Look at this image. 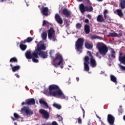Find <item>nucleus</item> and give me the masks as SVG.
<instances>
[{"mask_svg": "<svg viewBox=\"0 0 125 125\" xmlns=\"http://www.w3.org/2000/svg\"><path fill=\"white\" fill-rule=\"evenodd\" d=\"M111 54L112 58H116V56L115 55L116 54V52L115 50H114V49L112 50Z\"/></svg>", "mask_w": 125, "mask_h": 125, "instance_id": "nucleus-37", "label": "nucleus"}, {"mask_svg": "<svg viewBox=\"0 0 125 125\" xmlns=\"http://www.w3.org/2000/svg\"><path fill=\"white\" fill-rule=\"evenodd\" d=\"M90 39L91 40H100V39H101V37L97 35H93L91 36Z\"/></svg>", "mask_w": 125, "mask_h": 125, "instance_id": "nucleus-32", "label": "nucleus"}, {"mask_svg": "<svg viewBox=\"0 0 125 125\" xmlns=\"http://www.w3.org/2000/svg\"><path fill=\"white\" fill-rule=\"evenodd\" d=\"M123 55V53L120 52V56H122Z\"/></svg>", "mask_w": 125, "mask_h": 125, "instance_id": "nucleus-55", "label": "nucleus"}, {"mask_svg": "<svg viewBox=\"0 0 125 125\" xmlns=\"http://www.w3.org/2000/svg\"><path fill=\"white\" fill-rule=\"evenodd\" d=\"M4 1L5 3H12V1L10 0H0V2H3Z\"/></svg>", "mask_w": 125, "mask_h": 125, "instance_id": "nucleus-36", "label": "nucleus"}, {"mask_svg": "<svg viewBox=\"0 0 125 125\" xmlns=\"http://www.w3.org/2000/svg\"><path fill=\"white\" fill-rule=\"evenodd\" d=\"M87 17H88V19H91V15H89V14H88V15H87Z\"/></svg>", "mask_w": 125, "mask_h": 125, "instance_id": "nucleus-50", "label": "nucleus"}, {"mask_svg": "<svg viewBox=\"0 0 125 125\" xmlns=\"http://www.w3.org/2000/svg\"><path fill=\"white\" fill-rule=\"evenodd\" d=\"M87 53H89V56L90 57V66L92 67V68H95L96 66H97V63H96V61L94 59V57L92 56V54H91V52L90 51H87Z\"/></svg>", "mask_w": 125, "mask_h": 125, "instance_id": "nucleus-9", "label": "nucleus"}, {"mask_svg": "<svg viewBox=\"0 0 125 125\" xmlns=\"http://www.w3.org/2000/svg\"><path fill=\"white\" fill-rule=\"evenodd\" d=\"M108 37H118V34L116 33H110L109 34Z\"/></svg>", "mask_w": 125, "mask_h": 125, "instance_id": "nucleus-35", "label": "nucleus"}, {"mask_svg": "<svg viewBox=\"0 0 125 125\" xmlns=\"http://www.w3.org/2000/svg\"><path fill=\"white\" fill-rule=\"evenodd\" d=\"M33 41V38L32 37H28L26 39L22 41V43H26V42H31Z\"/></svg>", "mask_w": 125, "mask_h": 125, "instance_id": "nucleus-29", "label": "nucleus"}, {"mask_svg": "<svg viewBox=\"0 0 125 125\" xmlns=\"http://www.w3.org/2000/svg\"><path fill=\"white\" fill-rule=\"evenodd\" d=\"M58 118H60V121H62L63 120V118L60 115H58Z\"/></svg>", "mask_w": 125, "mask_h": 125, "instance_id": "nucleus-46", "label": "nucleus"}, {"mask_svg": "<svg viewBox=\"0 0 125 125\" xmlns=\"http://www.w3.org/2000/svg\"><path fill=\"white\" fill-rule=\"evenodd\" d=\"M49 95L55 97L60 96L61 99H65L66 96L63 92L59 89V86L56 84H51L49 86Z\"/></svg>", "mask_w": 125, "mask_h": 125, "instance_id": "nucleus-1", "label": "nucleus"}, {"mask_svg": "<svg viewBox=\"0 0 125 125\" xmlns=\"http://www.w3.org/2000/svg\"><path fill=\"white\" fill-rule=\"evenodd\" d=\"M15 76H16V78H18V79H19V78H20V76H19V75H18V74H15Z\"/></svg>", "mask_w": 125, "mask_h": 125, "instance_id": "nucleus-47", "label": "nucleus"}, {"mask_svg": "<svg viewBox=\"0 0 125 125\" xmlns=\"http://www.w3.org/2000/svg\"><path fill=\"white\" fill-rule=\"evenodd\" d=\"M34 52L32 53V52L30 50H28L26 53H25V57H26L27 59H33L34 58Z\"/></svg>", "mask_w": 125, "mask_h": 125, "instance_id": "nucleus-16", "label": "nucleus"}, {"mask_svg": "<svg viewBox=\"0 0 125 125\" xmlns=\"http://www.w3.org/2000/svg\"><path fill=\"white\" fill-rule=\"evenodd\" d=\"M62 63H63V58L62 56L59 54H57L54 60V62L53 63V66L57 67V66H60Z\"/></svg>", "mask_w": 125, "mask_h": 125, "instance_id": "nucleus-6", "label": "nucleus"}, {"mask_svg": "<svg viewBox=\"0 0 125 125\" xmlns=\"http://www.w3.org/2000/svg\"><path fill=\"white\" fill-rule=\"evenodd\" d=\"M10 63H18V60L15 57H13L10 59Z\"/></svg>", "mask_w": 125, "mask_h": 125, "instance_id": "nucleus-31", "label": "nucleus"}, {"mask_svg": "<svg viewBox=\"0 0 125 125\" xmlns=\"http://www.w3.org/2000/svg\"><path fill=\"white\" fill-rule=\"evenodd\" d=\"M53 107H55V108H57V109H58L59 110H60V109H61V108H62V106H61V105L57 104L56 103H54L53 104Z\"/></svg>", "mask_w": 125, "mask_h": 125, "instance_id": "nucleus-33", "label": "nucleus"}, {"mask_svg": "<svg viewBox=\"0 0 125 125\" xmlns=\"http://www.w3.org/2000/svg\"><path fill=\"white\" fill-rule=\"evenodd\" d=\"M61 68H62H62H63V67H62V66H61Z\"/></svg>", "mask_w": 125, "mask_h": 125, "instance_id": "nucleus-60", "label": "nucleus"}, {"mask_svg": "<svg viewBox=\"0 0 125 125\" xmlns=\"http://www.w3.org/2000/svg\"><path fill=\"white\" fill-rule=\"evenodd\" d=\"M78 123L79 125H82V118L81 117H79L78 118Z\"/></svg>", "mask_w": 125, "mask_h": 125, "instance_id": "nucleus-39", "label": "nucleus"}, {"mask_svg": "<svg viewBox=\"0 0 125 125\" xmlns=\"http://www.w3.org/2000/svg\"><path fill=\"white\" fill-rule=\"evenodd\" d=\"M79 9L82 14L84 13L85 11H86V12H91V11H93V7H92V6H90L89 7L87 6H84L83 3L80 4Z\"/></svg>", "mask_w": 125, "mask_h": 125, "instance_id": "nucleus-5", "label": "nucleus"}, {"mask_svg": "<svg viewBox=\"0 0 125 125\" xmlns=\"http://www.w3.org/2000/svg\"><path fill=\"white\" fill-rule=\"evenodd\" d=\"M49 10L48 8L47 7H43L42 6L41 9V13L42 15H44V16H48V11Z\"/></svg>", "mask_w": 125, "mask_h": 125, "instance_id": "nucleus-13", "label": "nucleus"}, {"mask_svg": "<svg viewBox=\"0 0 125 125\" xmlns=\"http://www.w3.org/2000/svg\"><path fill=\"white\" fill-rule=\"evenodd\" d=\"M110 80L111 82L114 83L115 84H118V81H117V77L113 75H110Z\"/></svg>", "mask_w": 125, "mask_h": 125, "instance_id": "nucleus-24", "label": "nucleus"}, {"mask_svg": "<svg viewBox=\"0 0 125 125\" xmlns=\"http://www.w3.org/2000/svg\"><path fill=\"white\" fill-rule=\"evenodd\" d=\"M98 1H103V0H97Z\"/></svg>", "mask_w": 125, "mask_h": 125, "instance_id": "nucleus-56", "label": "nucleus"}, {"mask_svg": "<svg viewBox=\"0 0 125 125\" xmlns=\"http://www.w3.org/2000/svg\"><path fill=\"white\" fill-rule=\"evenodd\" d=\"M120 4L119 6L122 9H125V0H119Z\"/></svg>", "mask_w": 125, "mask_h": 125, "instance_id": "nucleus-23", "label": "nucleus"}, {"mask_svg": "<svg viewBox=\"0 0 125 125\" xmlns=\"http://www.w3.org/2000/svg\"><path fill=\"white\" fill-rule=\"evenodd\" d=\"M97 21H98V22H105L103 15H99L97 18Z\"/></svg>", "mask_w": 125, "mask_h": 125, "instance_id": "nucleus-22", "label": "nucleus"}, {"mask_svg": "<svg viewBox=\"0 0 125 125\" xmlns=\"http://www.w3.org/2000/svg\"><path fill=\"white\" fill-rule=\"evenodd\" d=\"M78 0V1L81 2V1H83V0ZM86 0L87 1V0Z\"/></svg>", "mask_w": 125, "mask_h": 125, "instance_id": "nucleus-54", "label": "nucleus"}, {"mask_svg": "<svg viewBox=\"0 0 125 125\" xmlns=\"http://www.w3.org/2000/svg\"><path fill=\"white\" fill-rule=\"evenodd\" d=\"M39 103L41 104H43V105H44V106H45V107L46 108V109H48V108H49V109H50V107H49V106H48V104H47V103H46V102H45V101L43 100V99H40L39 101Z\"/></svg>", "mask_w": 125, "mask_h": 125, "instance_id": "nucleus-20", "label": "nucleus"}, {"mask_svg": "<svg viewBox=\"0 0 125 125\" xmlns=\"http://www.w3.org/2000/svg\"><path fill=\"white\" fill-rule=\"evenodd\" d=\"M81 108L83 111V118H84V114L85 113V111H84V109L83 108V107H82V106H81Z\"/></svg>", "mask_w": 125, "mask_h": 125, "instance_id": "nucleus-40", "label": "nucleus"}, {"mask_svg": "<svg viewBox=\"0 0 125 125\" xmlns=\"http://www.w3.org/2000/svg\"><path fill=\"white\" fill-rule=\"evenodd\" d=\"M38 55L41 56V57H42V58H43V59L47 58V56H48V55H47V52H44L43 51H40V52H39Z\"/></svg>", "mask_w": 125, "mask_h": 125, "instance_id": "nucleus-18", "label": "nucleus"}, {"mask_svg": "<svg viewBox=\"0 0 125 125\" xmlns=\"http://www.w3.org/2000/svg\"><path fill=\"white\" fill-rule=\"evenodd\" d=\"M104 18L106 19L108 15H107V14H104Z\"/></svg>", "mask_w": 125, "mask_h": 125, "instance_id": "nucleus-51", "label": "nucleus"}, {"mask_svg": "<svg viewBox=\"0 0 125 125\" xmlns=\"http://www.w3.org/2000/svg\"><path fill=\"white\" fill-rule=\"evenodd\" d=\"M85 23H88L89 22V20L88 19H86L84 21Z\"/></svg>", "mask_w": 125, "mask_h": 125, "instance_id": "nucleus-49", "label": "nucleus"}, {"mask_svg": "<svg viewBox=\"0 0 125 125\" xmlns=\"http://www.w3.org/2000/svg\"><path fill=\"white\" fill-rule=\"evenodd\" d=\"M14 117H11V118L12 120H13V121H16V120H17V119H20V116L17 113H14Z\"/></svg>", "mask_w": 125, "mask_h": 125, "instance_id": "nucleus-27", "label": "nucleus"}, {"mask_svg": "<svg viewBox=\"0 0 125 125\" xmlns=\"http://www.w3.org/2000/svg\"><path fill=\"white\" fill-rule=\"evenodd\" d=\"M87 125H92V123L90 121H89Z\"/></svg>", "mask_w": 125, "mask_h": 125, "instance_id": "nucleus-52", "label": "nucleus"}, {"mask_svg": "<svg viewBox=\"0 0 125 125\" xmlns=\"http://www.w3.org/2000/svg\"><path fill=\"white\" fill-rule=\"evenodd\" d=\"M108 13V10H105L104 12V14H107Z\"/></svg>", "mask_w": 125, "mask_h": 125, "instance_id": "nucleus-48", "label": "nucleus"}, {"mask_svg": "<svg viewBox=\"0 0 125 125\" xmlns=\"http://www.w3.org/2000/svg\"><path fill=\"white\" fill-rule=\"evenodd\" d=\"M47 23H48V22L47 21H46L44 20L43 21L42 26H44V25H46L47 24Z\"/></svg>", "mask_w": 125, "mask_h": 125, "instance_id": "nucleus-41", "label": "nucleus"}, {"mask_svg": "<svg viewBox=\"0 0 125 125\" xmlns=\"http://www.w3.org/2000/svg\"><path fill=\"white\" fill-rule=\"evenodd\" d=\"M96 116L97 118H98V119H101V118H100L99 116H97V115H96Z\"/></svg>", "mask_w": 125, "mask_h": 125, "instance_id": "nucleus-57", "label": "nucleus"}, {"mask_svg": "<svg viewBox=\"0 0 125 125\" xmlns=\"http://www.w3.org/2000/svg\"><path fill=\"white\" fill-rule=\"evenodd\" d=\"M10 67H12V72H17V71H19V70H20V65H17L13 66V65L12 64H10Z\"/></svg>", "mask_w": 125, "mask_h": 125, "instance_id": "nucleus-19", "label": "nucleus"}, {"mask_svg": "<svg viewBox=\"0 0 125 125\" xmlns=\"http://www.w3.org/2000/svg\"><path fill=\"white\" fill-rule=\"evenodd\" d=\"M52 125H58V124H57V123L55 121H54L52 122Z\"/></svg>", "mask_w": 125, "mask_h": 125, "instance_id": "nucleus-45", "label": "nucleus"}, {"mask_svg": "<svg viewBox=\"0 0 125 125\" xmlns=\"http://www.w3.org/2000/svg\"><path fill=\"white\" fill-rule=\"evenodd\" d=\"M39 112L41 115H42L44 119H48L49 118V114L46 110L43 109H41L39 110Z\"/></svg>", "mask_w": 125, "mask_h": 125, "instance_id": "nucleus-12", "label": "nucleus"}, {"mask_svg": "<svg viewBox=\"0 0 125 125\" xmlns=\"http://www.w3.org/2000/svg\"><path fill=\"white\" fill-rule=\"evenodd\" d=\"M26 104L28 106H31V105H35L36 104V101L35 99H28L26 100Z\"/></svg>", "mask_w": 125, "mask_h": 125, "instance_id": "nucleus-17", "label": "nucleus"}, {"mask_svg": "<svg viewBox=\"0 0 125 125\" xmlns=\"http://www.w3.org/2000/svg\"><path fill=\"white\" fill-rule=\"evenodd\" d=\"M76 26L77 29H81L82 28V24L80 23V22L77 23Z\"/></svg>", "mask_w": 125, "mask_h": 125, "instance_id": "nucleus-38", "label": "nucleus"}, {"mask_svg": "<svg viewBox=\"0 0 125 125\" xmlns=\"http://www.w3.org/2000/svg\"><path fill=\"white\" fill-rule=\"evenodd\" d=\"M84 71L89 72V57L88 56H85L84 58Z\"/></svg>", "mask_w": 125, "mask_h": 125, "instance_id": "nucleus-8", "label": "nucleus"}, {"mask_svg": "<svg viewBox=\"0 0 125 125\" xmlns=\"http://www.w3.org/2000/svg\"><path fill=\"white\" fill-rule=\"evenodd\" d=\"M118 111L119 116L123 115V109H122V105L119 106V108L118 109Z\"/></svg>", "mask_w": 125, "mask_h": 125, "instance_id": "nucleus-34", "label": "nucleus"}, {"mask_svg": "<svg viewBox=\"0 0 125 125\" xmlns=\"http://www.w3.org/2000/svg\"><path fill=\"white\" fill-rule=\"evenodd\" d=\"M23 43H22V41H21V43H20V47L21 49V50H22V51H24L26 50V49H27V45L24 44Z\"/></svg>", "mask_w": 125, "mask_h": 125, "instance_id": "nucleus-26", "label": "nucleus"}, {"mask_svg": "<svg viewBox=\"0 0 125 125\" xmlns=\"http://www.w3.org/2000/svg\"><path fill=\"white\" fill-rule=\"evenodd\" d=\"M85 47L86 48H87V49H92V47L93 46L91 44H89L88 42H86L84 43Z\"/></svg>", "mask_w": 125, "mask_h": 125, "instance_id": "nucleus-28", "label": "nucleus"}, {"mask_svg": "<svg viewBox=\"0 0 125 125\" xmlns=\"http://www.w3.org/2000/svg\"><path fill=\"white\" fill-rule=\"evenodd\" d=\"M62 13L67 18H69V17H71L72 16V12L69 11L67 8H64L62 10Z\"/></svg>", "mask_w": 125, "mask_h": 125, "instance_id": "nucleus-11", "label": "nucleus"}, {"mask_svg": "<svg viewBox=\"0 0 125 125\" xmlns=\"http://www.w3.org/2000/svg\"><path fill=\"white\" fill-rule=\"evenodd\" d=\"M84 40L83 38H79L75 42V47L77 51L82 52L83 50V42Z\"/></svg>", "mask_w": 125, "mask_h": 125, "instance_id": "nucleus-4", "label": "nucleus"}, {"mask_svg": "<svg viewBox=\"0 0 125 125\" xmlns=\"http://www.w3.org/2000/svg\"><path fill=\"white\" fill-rule=\"evenodd\" d=\"M55 18L57 23L60 24L61 25H62V24H63V20L62 19V18H61V17H60V15H59V14H56L55 15Z\"/></svg>", "mask_w": 125, "mask_h": 125, "instance_id": "nucleus-15", "label": "nucleus"}, {"mask_svg": "<svg viewBox=\"0 0 125 125\" xmlns=\"http://www.w3.org/2000/svg\"><path fill=\"white\" fill-rule=\"evenodd\" d=\"M96 47L99 50L100 54L102 56H105L108 53V47L103 42H99L97 43Z\"/></svg>", "mask_w": 125, "mask_h": 125, "instance_id": "nucleus-2", "label": "nucleus"}, {"mask_svg": "<svg viewBox=\"0 0 125 125\" xmlns=\"http://www.w3.org/2000/svg\"><path fill=\"white\" fill-rule=\"evenodd\" d=\"M41 38L43 41H46L47 33L46 32H43L41 34Z\"/></svg>", "mask_w": 125, "mask_h": 125, "instance_id": "nucleus-25", "label": "nucleus"}, {"mask_svg": "<svg viewBox=\"0 0 125 125\" xmlns=\"http://www.w3.org/2000/svg\"><path fill=\"white\" fill-rule=\"evenodd\" d=\"M84 31L85 34H89L90 33V27L88 24H85L84 26Z\"/></svg>", "mask_w": 125, "mask_h": 125, "instance_id": "nucleus-21", "label": "nucleus"}, {"mask_svg": "<svg viewBox=\"0 0 125 125\" xmlns=\"http://www.w3.org/2000/svg\"><path fill=\"white\" fill-rule=\"evenodd\" d=\"M120 67L122 70H124V71H125V66L123 65H120Z\"/></svg>", "mask_w": 125, "mask_h": 125, "instance_id": "nucleus-44", "label": "nucleus"}, {"mask_svg": "<svg viewBox=\"0 0 125 125\" xmlns=\"http://www.w3.org/2000/svg\"><path fill=\"white\" fill-rule=\"evenodd\" d=\"M37 49L33 52V62H34V63H39V60H38V58H39V52L42 51V50H45L46 49L43 44H41L40 46H39V44H37Z\"/></svg>", "mask_w": 125, "mask_h": 125, "instance_id": "nucleus-3", "label": "nucleus"}, {"mask_svg": "<svg viewBox=\"0 0 125 125\" xmlns=\"http://www.w3.org/2000/svg\"><path fill=\"white\" fill-rule=\"evenodd\" d=\"M21 111L25 112L27 115H33V114H34L33 111L31 110V109H29V108L26 106H24L23 108H22Z\"/></svg>", "mask_w": 125, "mask_h": 125, "instance_id": "nucleus-14", "label": "nucleus"}, {"mask_svg": "<svg viewBox=\"0 0 125 125\" xmlns=\"http://www.w3.org/2000/svg\"><path fill=\"white\" fill-rule=\"evenodd\" d=\"M21 105H27V100H25V102H22Z\"/></svg>", "mask_w": 125, "mask_h": 125, "instance_id": "nucleus-43", "label": "nucleus"}, {"mask_svg": "<svg viewBox=\"0 0 125 125\" xmlns=\"http://www.w3.org/2000/svg\"><path fill=\"white\" fill-rule=\"evenodd\" d=\"M76 80H77V82H79V81H80V78L76 77Z\"/></svg>", "mask_w": 125, "mask_h": 125, "instance_id": "nucleus-53", "label": "nucleus"}, {"mask_svg": "<svg viewBox=\"0 0 125 125\" xmlns=\"http://www.w3.org/2000/svg\"><path fill=\"white\" fill-rule=\"evenodd\" d=\"M48 39H52L54 41H56V36H55V30L52 27L50 28L48 31Z\"/></svg>", "mask_w": 125, "mask_h": 125, "instance_id": "nucleus-7", "label": "nucleus"}, {"mask_svg": "<svg viewBox=\"0 0 125 125\" xmlns=\"http://www.w3.org/2000/svg\"><path fill=\"white\" fill-rule=\"evenodd\" d=\"M120 36H123V35L122 34V33L120 34Z\"/></svg>", "mask_w": 125, "mask_h": 125, "instance_id": "nucleus-58", "label": "nucleus"}, {"mask_svg": "<svg viewBox=\"0 0 125 125\" xmlns=\"http://www.w3.org/2000/svg\"><path fill=\"white\" fill-rule=\"evenodd\" d=\"M116 12L117 13V15L119 17H124V13H123V12L122 11V10L121 9H117L116 10Z\"/></svg>", "mask_w": 125, "mask_h": 125, "instance_id": "nucleus-30", "label": "nucleus"}, {"mask_svg": "<svg viewBox=\"0 0 125 125\" xmlns=\"http://www.w3.org/2000/svg\"><path fill=\"white\" fill-rule=\"evenodd\" d=\"M25 1L26 2V0H25Z\"/></svg>", "mask_w": 125, "mask_h": 125, "instance_id": "nucleus-61", "label": "nucleus"}, {"mask_svg": "<svg viewBox=\"0 0 125 125\" xmlns=\"http://www.w3.org/2000/svg\"><path fill=\"white\" fill-rule=\"evenodd\" d=\"M53 52V51H52V50H51L49 52V54L50 55V57H52V58H53V57H52V53Z\"/></svg>", "mask_w": 125, "mask_h": 125, "instance_id": "nucleus-42", "label": "nucleus"}, {"mask_svg": "<svg viewBox=\"0 0 125 125\" xmlns=\"http://www.w3.org/2000/svg\"><path fill=\"white\" fill-rule=\"evenodd\" d=\"M107 122L110 125H115V117L111 114H108Z\"/></svg>", "mask_w": 125, "mask_h": 125, "instance_id": "nucleus-10", "label": "nucleus"}, {"mask_svg": "<svg viewBox=\"0 0 125 125\" xmlns=\"http://www.w3.org/2000/svg\"><path fill=\"white\" fill-rule=\"evenodd\" d=\"M38 7H41V5H38Z\"/></svg>", "mask_w": 125, "mask_h": 125, "instance_id": "nucleus-59", "label": "nucleus"}]
</instances>
